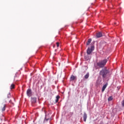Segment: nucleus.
<instances>
[{
	"label": "nucleus",
	"instance_id": "nucleus-1",
	"mask_svg": "<svg viewBox=\"0 0 124 124\" xmlns=\"http://www.w3.org/2000/svg\"><path fill=\"white\" fill-rule=\"evenodd\" d=\"M109 74L110 71L107 69V67H105L100 71L99 75V76L102 77L103 79H105V78H107L108 76H109Z\"/></svg>",
	"mask_w": 124,
	"mask_h": 124
},
{
	"label": "nucleus",
	"instance_id": "nucleus-2",
	"mask_svg": "<svg viewBox=\"0 0 124 124\" xmlns=\"http://www.w3.org/2000/svg\"><path fill=\"white\" fill-rule=\"evenodd\" d=\"M108 60L107 59H105L104 60H102L97 62V66H98L100 68H103L106 65V63H107Z\"/></svg>",
	"mask_w": 124,
	"mask_h": 124
},
{
	"label": "nucleus",
	"instance_id": "nucleus-3",
	"mask_svg": "<svg viewBox=\"0 0 124 124\" xmlns=\"http://www.w3.org/2000/svg\"><path fill=\"white\" fill-rule=\"evenodd\" d=\"M93 50H94V46H92L91 48H88L87 50V55H91Z\"/></svg>",
	"mask_w": 124,
	"mask_h": 124
},
{
	"label": "nucleus",
	"instance_id": "nucleus-4",
	"mask_svg": "<svg viewBox=\"0 0 124 124\" xmlns=\"http://www.w3.org/2000/svg\"><path fill=\"white\" fill-rule=\"evenodd\" d=\"M31 89H28L27 91V94L28 95V96H31Z\"/></svg>",
	"mask_w": 124,
	"mask_h": 124
},
{
	"label": "nucleus",
	"instance_id": "nucleus-5",
	"mask_svg": "<svg viewBox=\"0 0 124 124\" xmlns=\"http://www.w3.org/2000/svg\"><path fill=\"white\" fill-rule=\"evenodd\" d=\"M77 79V78L73 75H72L70 78V81H74V80H76Z\"/></svg>",
	"mask_w": 124,
	"mask_h": 124
},
{
	"label": "nucleus",
	"instance_id": "nucleus-6",
	"mask_svg": "<svg viewBox=\"0 0 124 124\" xmlns=\"http://www.w3.org/2000/svg\"><path fill=\"white\" fill-rule=\"evenodd\" d=\"M96 36L97 38H99L100 37H102V33H101V32H99L97 33Z\"/></svg>",
	"mask_w": 124,
	"mask_h": 124
},
{
	"label": "nucleus",
	"instance_id": "nucleus-7",
	"mask_svg": "<svg viewBox=\"0 0 124 124\" xmlns=\"http://www.w3.org/2000/svg\"><path fill=\"white\" fill-rule=\"evenodd\" d=\"M87 117H88V115H87V113H84V114H83V121L84 122H86L87 121Z\"/></svg>",
	"mask_w": 124,
	"mask_h": 124
},
{
	"label": "nucleus",
	"instance_id": "nucleus-8",
	"mask_svg": "<svg viewBox=\"0 0 124 124\" xmlns=\"http://www.w3.org/2000/svg\"><path fill=\"white\" fill-rule=\"evenodd\" d=\"M107 83H106L105 85H104L103 86L102 89V92L103 93V92H104V91H105V89H106V88H107Z\"/></svg>",
	"mask_w": 124,
	"mask_h": 124
},
{
	"label": "nucleus",
	"instance_id": "nucleus-9",
	"mask_svg": "<svg viewBox=\"0 0 124 124\" xmlns=\"http://www.w3.org/2000/svg\"><path fill=\"white\" fill-rule=\"evenodd\" d=\"M31 101L32 103H35L36 102V97H32Z\"/></svg>",
	"mask_w": 124,
	"mask_h": 124
},
{
	"label": "nucleus",
	"instance_id": "nucleus-10",
	"mask_svg": "<svg viewBox=\"0 0 124 124\" xmlns=\"http://www.w3.org/2000/svg\"><path fill=\"white\" fill-rule=\"evenodd\" d=\"M92 42V39H89L87 42V44H86V45H90V44H91V43Z\"/></svg>",
	"mask_w": 124,
	"mask_h": 124
},
{
	"label": "nucleus",
	"instance_id": "nucleus-11",
	"mask_svg": "<svg viewBox=\"0 0 124 124\" xmlns=\"http://www.w3.org/2000/svg\"><path fill=\"white\" fill-rule=\"evenodd\" d=\"M60 99V96L59 95H57L56 96V99L55 100V103H57V102H59V100Z\"/></svg>",
	"mask_w": 124,
	"mask_h": 124
},
{
	"label": "nucleus",
	"instance_id": "nucleus-12",
	"mask_svg": "<svg viewBox=\"0 0 124 124\" xmlns=\"http://www.w3.org/2000/svg\"><path fill=\"white\" fill-rule=\"evenodd\" d=\"M89 77H90V74L88 73L86 75H85L84 78L85 79H88V78H89Z\"/></svg>",
	"mask_w": 124,
	"mask_h": 124
},
{
	"label": "nucleus",
	"instance_id": "nucleus-13",
	"mask_svg": "<svg viewBox=\"0 0 124 124\" xmlns=\"http://www.w3.org/2000/svg\"><path fill=\"white\" fill-rule=\"evenodd\" d=\"M15 85H14V84H11L10 86L11 90H12V89H15Z\"/></svg>",
	"mask_w": 124,
	"mask_h": 124
},
{
	"label": "nucleus",
	"instance_id": "nucleus-14",
	"mask_svg": "<svg viewBox=\"0 0 124 124\" xmlns=\"http://www.w3.org/2000/svg\"><path fill=\"white\" fill-rule=\"evenodd\" d=\"M113 100V97L112 96H110L109 97H108V101H111V100Z\"/></svg>",
	"mask_w": 124,
	"mask_h": 124
},
{
	"label": "nucleus",
	"instance_id": "nucleus-15",
	"mask_svg": "<svg viewBox=\"0 0 124 124\" xmlns=\"http://www.w3.org/2000/svg\"><path fill=\"white\" fill-rule=\"evenodd\" d=\"M5 105H4L3 108H2V111H5Z\"/></svg>",
	"mask_w": 124,
	"mask_h": 124
},
{
	"label": "nucleus",
	"instance_id": "nucleus-16",
	"mask_svg": "<svg viewBox=\"0 0 124 124\" xmlns=\"http://www.w3.org/2000/svg\"><path fill=\"white\" fill-rule=\"evenodd\" d=\"M8 98H10L11 97V94H10V93H9L7 95Z\"/></svg>",
	"mask_w": 124,
	"mask_h": 124
},
{
	"label": "nucleus",
	"instance_id": "nucleus-17",
	"mask_svg": "<svg viewBox=\"0 0 124 124\" xmlns=\"http://www.w3.org/2000/svg\"><path fill=\"white\" fill-rule=\"evenodd\" d=\"M84 59L86 60V61H88L89 58L88 57V56H84Z\"/></svg>",
	"mask_w": 124,
	"mask_h": 124
},
{
	"label": "nucleus",
	"instance_id": "nucleus-18",
	"mask_svg": "<svg viewBox=\"0 0 124 124\" xmlns=\"http://www.w3.org/2000/svg\"><path fill=\"white\" fill-rule=\"evenodd\" d=\"M56 45H57V47H59V46H60V43L57 42V43H56Z\"/></svg>",
	"mask_w": 124,
	"mask_h": 124
},
{
	"label": "nucleus",
	"instance_id": "nucleus-19",
	"mask_svg": "<svg viewBox=\"0 0 124 124\" xmlns=\"http://www.w3.org/2000/svg\"><path fill=\"white\" fill-rule=\"evenodd\" d=\"M45 121H46V122H48V121H49V119H45Z\"/></svg>",
	"mask_w": 124,
	"mask_h": 124
}]
</instances>
